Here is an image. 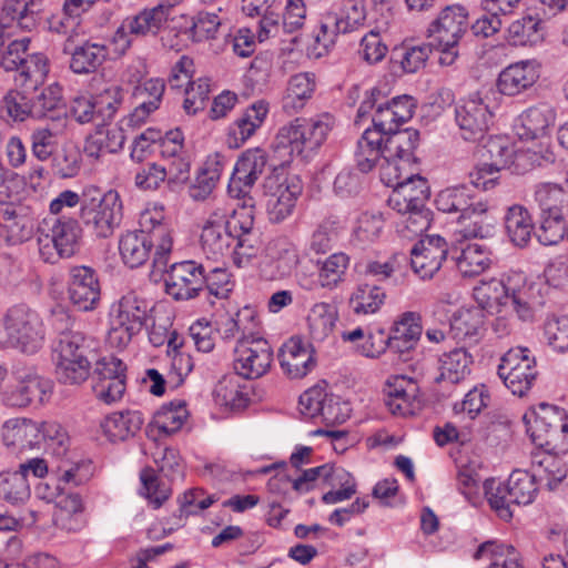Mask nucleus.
<instances>
[{"instance_id":"nucleus-52","label":"nucleus","mask_w":568,"mask_h":568,"mask_svg":"<svg viewBox=\"0 0 568 568\" xmlns=\"http://www.w3.org/2000/svg\"><path fill=\"white\" fill-rule=\"evenodd\" d=\"M542 20L537 16H524L508 27V40L514 45H536L544 40Z\"/></svg>"},{"instance_id":"nucleus-34","label":"nucleus","mask_w":568,"mask_h":568,"mask_svg":"<svg viewBox=\"0 0 568 568\" xmlns=\"http://www.w3.org/2000/svg\"><path fill=\"white\" fill-rule=\"evenodd\" d=\"M268 113V103L258 100L252 103L243 114L230 126L227 145L231 149H239L244 144L262 125Z\"/></svg>"},{"instance_id":"nucleus-47","label":"nucleus","mask_w":568,"mask_h":568,"mask_svg":"<svg viewBox=\"0 0 568 568\" xmlns=\"http://www.w3.org/2000/svg\"><path fill=\"white\" fill-rule=\"evenodd\" d=\"M560 453L546 452L534 457V473L536 480L554 490L566 478L568 468L564 460L558 456Z\"/></svg>"},{"instance_id":"nucleus-24","label":"nucleus","mask_w":568,"mask_h":568,"mask_svg":"<svg viewBox=\"0 0 568 568\" xmlns=\"http://www.w3.org/2000/svg\"><path fill=\"white\" fill-rule=\"evenodd\" d=\"M160 154L169 171V182L184 183L190 178V156L184 149L181 130L168 131L159 144Z\"/></svg>"},{"instance_id":"nucleus-11","label":"nucleus","mask_w":568,"mask_h":568,"mask_svg":"<svg viewBox=\"0 0 568 568\" xmlns=\"http://www.w3.org/2000/svg\"><path fill=\"white\" fill-rule=\"evenodd\" d=\"M234 353V371L236 375L247 379H255L265 375L273 362V349L270 343L252 333H243L237 341Z\"/></svg>"},{"instance_id":"nucleus-1","label":"nucleus","mask_w":568,"mask_h":568,"mask_svg":"<svg viewBox=\"0 0 568 568\" xmlns=\"http://www.w3.org/2000/svg\"><path fill=\"white\" fill-rule=\"evenodd\" d=\"M474 297L481 310L515 312L519 320L529 321L535 310L544 304L539 285L528 281L523 272H509L500 278L481 281L474 288Z\"/></svg>"},{"instance_id":"nucleus-62","label":"nucleus","mask_w":568,"mask_h":568,"mask_svg":"<svg viewBox=\"0 0 568 568\" xmlns=\"http://www.w3.org/2000/svg\"><path fill=\"white\" fill-rule=\"evenodd\" d=\"M30 497V484L23 475L14 471L0 473V498L14 505Z\"/></svg>"},{"instance_id":"nucleus-26","label":"nucleus","mask_w":568,"mask_h":568,"mask_svg":"<svg viewBox=\"0 0 568 568\" xmlns=\"http://www.w3.org/2000/svg\"><path fill=\"white\" fill-rule=\"evenodd\" d=\"M234 235L225 226V214L214 212L204 224L200 245L209 260L219 261L231 253Z\"/></svg>"},{"instance_id":"nucleus-35","label":"nucleus","mask_w":568,"mask_h":568,"mask_svg":"<svg viewBox=\"0 0 568 568\" xmlns=\"http://www.w3.org/2000/svg\"><path fill=\"white\" fill-rule=\"evenodd\" d=\"M32 118L49 119L51 124H67V108L62 99V89L58 84L43 88L40 92L34 91L31 97Z\"/></svg>"},{"instance_id":"nucleus-3","label":"nucleus","mask_w":568,"mask_h":568,"mask_svg":"<svg viewBox=\"0 0 568 568\" xmlns=\"http://www.w3.org/2000/svg\"><path fill=\"white\" fill-rule=\"evenodd\" d=\"M532 443L546 452H568V416L557 406L540 403L524 415Z\"/></svg>"},{"instance_id":"nucleus-30","label":"nucleus","mask_w":568,"mask_h":568,"mask_svg":"<svg viewBox=\"0 0 568 568\" xmlns=\"http://www.w3.org/2000/svg\"><path fill=\"white\" fill-rule=\"evenodd\" d=\"M262 272L270 280L283 278L292 274L300 263L297 248L286 239H275L266 247Z\"/></svg>"},{"instance_id":"nucleus-4","label":"nucleus","mask_w":568,"mask_h":568,"mask_svg":"<svg viewBox=\"0 0 568 568\" xmlns=\"http://www.w3.org/2000/svg\"><path fill=\"white\" fill-rule=\"evenodd\" d=\"M122 202L114 190L102 192L89 186L83 192L80 219L83 225L97 237H109L122 221Z\"/></svg>"},{"instance_id":"nucleus-29","label":"nucleus","mask_w":568,"mask_h":568,"mask_svg":"<svg viewBox=\"0 0 568 568\" xmlns=\"http://www.w3.org/2000/svg\"><path fill=\"white\" fill-rule=\"evenodd\" d=\"M384 393L385 404L392 414L398 416L414 414L418 403V385L413 378L403 375L392 376L386 382Z\"/></svg>"},{"instance_id":"nucleus-54","label":"nucleus","mask_w":568,"mask_h":568,"mask_svg":"<svg viewBox=\"0 0 568 568\" xmlns=\"http://www.w3.org/2000/svg\"><path fill=\"white\" fill-rule=\"evenodd\" d=\"M213 397L217 405L232 410L243 409L250 400L235 375L223 376L214 386Z\"/></svg>"},{"instance_id":"nucleus-22","label":"nucleus","mask_w":568,"mask_h":568,"mask_svg":"<svg viewBox=\"0 0 568 568\" xmlns=\"http://www.w3.org/2000/svg\"><path fill=\"white\" fill-rule=\"evenodd\" d=\"M70 302L83 312L98 307L101 297V288L94 270L88 266H75L70 271L68 283Z\"/></svg>"},{"instance_id":"nucleus-19","label":"nucleus","mask_w":568,"mask_h":568,"mask_svg":"<svg viewBox=\"0 0 568 568\" xmlns=\"http://www.w3.org/2000/svg\"><path fill=\"white\" fill-rule=\"evenodd\" d=\"M34 211L24 204L0 201V236L11 245L29 241L36 230Z\"/></svg>"},{"instance_id":"nucleus-58","label":"nucleus","mask_w":568,"mask_h":568,"mask_svg":"<svg viewBox=\"0 0 568 568\" xmlns=\"http://www.w3.org/2000/svg\"><path fill=\"white\" fill-rule=\"evenodd\" d=\"M556 161V155L549 145L539 144L515 151L511 165L517 173L524 174L535 168L546 166Z\"/></svg>"},{"instance_id":"nucleus-14","label":"nucleus","mask_w":568,"mask_h":568,"mask_svg":"<svg viewBox=\"0 0 568 568\" xmlns=\"http://www.w3.org/2000/svg\"><path fill=\"white\" fill-rule=\"evenodd\" d=\"M264 187L268 220L281 223L293 213L303 192V182L298 175H287L282 181L278 176H268Z\"/></svg>"},{"instance_id":"nucleus-45","label":"nucleus","mask_w":568,"mask_h":568,"mask_svg":"<svg viewBox=\"0 0 568 568\" xmlns=\"http://www.w3.org/2000/svg\"><path fill=\"white\" fill-rule=\"evenodd\" d=\"M384 138L378 131L366 129L358 139L354 158L357 169L362 173H368L384 160Z\"/></svg>"},{"instance_id":"nucleus-27","label":"nucleus","mask_w":568,"mask_h":568,"mask_svg":"<svg viewBox=\"0 0 568 568\" xmlns=\"http://www.w3.org/2000/svg\"><path fill=\"white\" fill-rule=\"evenodd\" d=\"M392 189L388 205L397 213L423 209L429 196L427 180L416 173L406 174L405 181Z\"/></svg>"},{"instance_id":"nucleus-40","label":"nucleus","mask_w":568,"mask_h":568,"mask_svg":"<svg viewBox=\"0 0 568 568\" xmlns=\"http://www.w3.org/2000/svg\"><path fill=\"white\" fill-rule=\"evenodd\" d=\"M519 121L521 131H518V135L521 139H537L546 135L555 124L556 111L548 103H539L524 111Z\"/></svg>"},{"instance_id":"nucleus-5","label":"nucleus","mask_w":568,"mask_h":568,"mask_svg":"<svg viewBox=\"0 0 568 568\" xmlns=\"http://www.w3.org/2000/svg\"><path fill=\"white\" fill-rule=\"evenodd\" d=\"M483 489L490 507L507 521L513 517V505H528L534 500L537 480L528 471L515 470L505 483L495 478L485 479Z\"/></svg>"},{"instance_id":"nucleus-43","label":"nucleus","mask_w":568,"mask_h":568,"mask_svg":"<svg viewBox=\"0 0 568 568\" xmlns=\"http://www.w3.org/2000/svg\"><path fill=\"white\" fill-rule=\"evenodd\" d=\"M452 258L465 277H473L485 272L491 263L490 252L479 244H467L460 248L458 253L457 247L450 250Z\"/></svg>"},{"instance_id":"nucleus-60","label":"nucleus","mask_w":568,"mask_h":568,"mask_svg":"<svg viewBox=\"0 0 568 568\" xmlns=\"http://www.w3.org/2000/svg\"><path fill=\"white\" fill-rule=\"evenodd\" d=\"M477 200L469 194L467 186L458 185L442 190L435 200L436 206L444 213L460 215L466 212Z\"/></svg>"},{"instance_id":"nucleus-2","label":"nucleus","mask_w":568,"mask_h":568,"mask_svg":"<svg viewBox=\"0 0 568 568\" xmlns=\"http://www.w3.org/2000/svg\"><path fill=\"white\" fill-rule=\"evenodd\" d=\"M44 328L39 314L24 304L7 311L0 322V345L32 355L43 346Z\"/></svg>"},{"instance_id":"nucleus-42","label":"nucleus","mask_w":568,"mask_h":568,"mask_svg":"<svg viewBox=\"0 0 568 568\" xmlns=\"http://www.w3.org/2000/svg\"><path fill=\"white\" fill-rule=\"evenodd\" d=\"M142 414L138 410L112 413L101 422L103 434L111 440H125L134 436L143 424Z\"/></svg>"},{"instance_id":"nucleus-25","label":"nucleus","mask_w":568,"mask_h":568,"mask_svg":"<svg viewBox=\"0 0 568 568\" xmlns=\"http://www.w3.org/2000/svg\"><path fill=\"white\" fill-rule=\"evenodd\" d=\"M3 445L16 455L40 447L41 426L28 418H11L1 427Z\"/></svg>"},{"instance_id":"nucleus-56","label":"nucleus","mask_w":568,"mask_h":568,"mask_svg":"<svg viewBox=\"0 0 568 568\" xmlns=\"http://www.w3.org/2000/svg\"><path fill=\"white\" fill-rule=\"evenodd\" d=\"M337 314L327 303H318L313 306L307 317L310 335L314 342H323L333 335Z\"/></svg>"},{"instance_id":"nucleus-44","label":"nucleus","mask_w":568,"mask_h":568,"mask_svg":"<svg viewBox=\"0 0 568 568\" xmlns=\"http://www.w3.org/2000/svg\"><path fill=\"white\" fill-rule=\"evenodd\" d=\"M484 331V314L481 308H463L450 320L449 333L454 339L476 343Z\"/></svg>"},{"instance_id":"nucleus-7","label":"nucleus","mask_w":568,"mask_h":568,"mask_svg":"<svg viewBox=\"0 0 568 568\" xmlns=\"http://www.w3.org/2000/svg\"><path fill=\"white\" fill-rule=\"evenodd\" d=\"M81 227L78 220L61 215L44 220L38 237L39 254L45 263L54 264L79 250Z\"/></svg>"},{"instance_id":"nucleus-49","label":"nucleus","mask_w":568,"mask_h":568,"mask_svg":"<svg viewBox=\"0 0 568 568\" xmlns=\"http://www.w3.org/2000/svg\"><path fill=\"white\" fill-rule=\"evenodd\" d=\"M534 202L539 214H568V197L564 187L557 183L544 182L534 189Z\"/></svg>"},{"instance_id":"nucleus-37","label":"nucleus","mask_w":568,"mask_h":568,"mask_svg":"<svg viewBox=\"0 0 568 568\" xmlns=\"http://www.w3.org/2000/svg\"><path fill=\"white\" fill-rule=\"evenodd\" d=\"M80 356L89 364L95 359V342L81 332H61L58 343L53 348L52 357L79 361Z\"/></svg>"},{"instance_id":"nucleus-20","label":"nucleus","mask_w":568,"mask_h":568,"mask_svg":"<svg viewBox=\"0 0 568 568\" xmlns=\"http://www.w3.org/2000/svg\"><path fill=\"white\" fill-rule=\"evenodd\" d=\"M444 237L428 235L417 242L410 251V265L422 280H430L442 267L448 255Z\"/></svg>"},{"instance_id":"nucleus-18","label":"nucleus","mask_w":568,"mask_h":568,"mask_svg":"<svg viewBox=\"0 0 568 568\" xmlns=\"http://www.w3.org/2000/svg\"><path fill=\"white\" fill-rule=\"evenodd\" d=\"M267 163L266 152L260 148L244 151L237 159L227 193L233 199L251 196V191L260 179Z\"/></svg>"},{"instance_id":"nucleus-64","label":"nucleus","mask_w":568,"mask_h":568,"mask_svg":"<svg viewBox=\"0 0 568 568\" xmlns=\"http://www.w3.org/2000/svg\"><path fill=\"white\" fill-rule=\"evenodd\" d=\"M31 89H23V91L10 90L8 91L0 102V111L3 115L13 121H24L27 118H32L31 97H28Z\"/></svg>"},{"instance_id":"nucleus-59","label":"nucleus","mask_w":568,"mask_h":568,"mask_svg":"<svg viewBox=\"0 0 568 568\" xmlns=\"http://www.w3.org/2000/svg\"><path fill=\"white\" fill-rule=\"evenodd\" d=\"M385 292L372 284H359L349 298V305L355 314H374L385 301Z\"/></svg>"},{"instance_id":"nucleus-6","label":"nucleus","mask_w":568,"mask_h":568,"mask_svg":"<svg viewBox=\"0 0 568 568\" xmlns=\"http://www.w3.org/2000/svg\"><path fill=\"white\" fill-rule=\"evenodd\" d=\"M469 28L468 11L459 4L447 6L430 22L427 38L440 52L439 63L449 67L459 55L458 45Z\"/></svg>"},{"instance_id":"nucleus-51","label":"nucleus","mask_w":568,"mask_h":568,"mask_svg":"<svg viewBox=\"0 0 568 568\" xmlns=\"http://www.w3.org/2000/svg\"><path fill=\"white\" fill-rule=\"evenodd\" d=\"M169 18L170 6L159 3L151 9L141 11L133 18L125 19L121 26L129 31L131 36H142L149 31L159 30Z\"/></svg>"},{"instance_id":"nucleus-36","label":"nucleus","mask_w":568,"mask_h":568,"mask_svg":"<svg viewBox=\"0 0 568 568\" xmlns=\"http://www.w3.org/2000/svg\"><path fill=\"white\" fill-rule=\"evenodd\" d=\"M494 222L488 213L487 203L478 200L466 212L457 216V232L463 239L489 237L495 229Z\"/></svg>"},{"instance_id":"nucleus-12","label":"nucleus","mask_w":568,"mask_h":568,"mask_svg":"<svg viewBox=\"0 0 568 568\" xmlns=\"http://www.w3.org/2000/svg\"><path fill=\"white\" fill-rule=\"evenodd\" d=\"M536 359L526 347L510 348L500 359L498 376L519 397L527 394L537 378Z\"/></svg>"},{"instance_id":"nucleus-17","label":"nucleus","mask_w":568,"mask_h":568,"mask_svg":"<svg viewBox=\"0 0 568 568\" xmlns=\"http://www.w3.org/2000/svg\"><path fill=\"white\" fill-rule=\"evenodd\" d=\"M204 285V265L196 261L174 263L166 272L165 291L176 301L196 297Z\"/></svg>"},{"instance_id":"nucleus-48","label":"nucleus","mask_w":568,"mask_h":568,"mask_svg":"<svg viewBox=\"0 0 568 568\" xmlns=\"http://www.w3.org/2000/svg\"><path fill=\"white\" fill-rule=\"evenodd\" d=\"M473 356L464 348H454L444 353L438 359L439 381H447L457 384L470 374Z\"/></svg>"},{"instance_id":"nucleus-50","label":"nucleus","mask_w":568,"mask_h":568,"mask_svg":"<svg viewBox=\"0 0 568 568\" xmlns=\"http://www.w3.org/2000/svg\"><path fill=\"white\" fill-rule=\"evenodd\" d=\"M124 132L118 126H100L91 134L84 145L90 158L98 159L102 153H115L123 148Z\"/></svg>"},{"instance_id":"nucleus-33","label":"nucleus","mask_w":568,"mask_h":568,"mask_svg":"<svg viewBox=\"0 0 568 568\" xmlns=\"http://www.w3.org/2000/svg\"><path fill=\"white\" fill-rule=\"evenodd\" d=\"M278 359L282 369L291 378H302L315 366L313 349L297 337L290 338L281 347Z\"/></svg>"},{"instance_id":"nucleus-53","label":"nucleus","mask_w":568,"mask_h":568,"mask_svg":"<svg viewBox=\"0 0 568 568\" xmlns=\"http://www.w3.org/2000/svg\"><path fill=\"white\" fill-rule=\"evenodd\" d=\"M505 227L510 241L516 246H526L531 239L534 225L527 209L521 205H513L505 216Z\"/></svg>"},{"instance_id":"nucleus-41","label":"nucleus","mask_w":568,"mask_h":568,"mask_svg":"<svg viewBox=\"0 0 568 568\" xmlns=\"http://www.w3.org/2000/svg\"><path fill=\"white\" fill-rule=\"evenodd\" d=\"M153 247L158 248V242L138 231L126 232L119 241L121 258L131 268L143 265L150 258Z\"/></svg>"},{"instance_id":"nucleus-63","label":"nucleus","mask_w":568,"mask_h":568,"mask_svg":"<svg viewBox=\"0 0 568 568\" xmlns=\"http://www.w3.org/2000/svg\"><path fill=\"white\" fill-rule=\"evenodd\" d=\"M515 150L513 146L500 136L489 138L481 150V158L484 163L498 172L508 168L514 160Z\"/></svg>"},{"instance_id":"nucleus-31","label":"nucleus","mask_w":568,"mask_h":568,"mask_svg":"<svg viewBox=\"0 0 568 568\" xmlns=\"http://www.w3.org/2000/svg\"><path fill=\"white\" fill-rule=\"evenodd\" d=\"M19 383L2 393V403L7 407L23 408L33 402L43 403L49 383L33 372L19 375Z\"/></svg>"},{"instance_id":"nucleus-9","label":"nucleus","mask_w":568,"mask_h":568,"mask_svg":"<svg viewBox=\"0 0 568 568\" xmlns=\"http://www.w3.org/2000/svg\"><path fill=\"white\" fill-rule=\"evenodd\" d=\"M333 124V116L328 113L310 119L297 118L283 126L276 139L281 145L290 148V153L313 152L324 143Z\"/></svg>"},{"instance_id":"nucleus-13","label":"nucleus","mask_w":568,"mask_h":568,"mask_svg":"<svg viewBox=\"0 0 568 568\" xmlns=\"http://www.w3.org/2000/svg\"><path fill=\"white\" fill-rule=\"evenodd\" d=\"M300 410L310 418L321 417L326 426L343 424L351 416V405L327 393L325 386L315 385L300 396Z\"/></svg>"},{"instance_id":"nucleus-57","label":"nucleus","mask_w":568,"mask_h":568,"mask_svg":"<svg viewBox=\"0 0 568 568\" xmlns=\"http://www.w3.org/2000/svg\"><path fill=\"white\" fill-rule=\"evenodd\" d=\"M64 126L47 124L36 128L30 135L32 155L42 162L49 160L58 145V138L63 133Z\"/></svg>"},{"instance_id":"nucleus-16","label":"nucleus","mask_w":568,"mask_h":568,"mask_svg":"<svg viewBox=\"0 0 568 568\" xmlns=\"http://www.w3.org/2000/svg\"><path fill=\"white\" fill-rule=\"evenodd\" d=\"M345 475L347 474L343 469H335L332 465L325 464L303 470L297 478H292L286 474H276L268 479L267 489L272 494L286 496L288 486L292 485L296 493L305 494L314 488L316 480H322L334 487Z\"/></svg>"},{"instance_id":"nucleus-38","label":"nucleus","mask_w":568,"mask_h":568,"mask_svg":"<svg viewBox=\"0 0 568 568\" xmlns=\"http://www.w3.org/2000/svg\"><path fill=\"white\" fill-rule=\"evenodd\" d=\"M165 91V83L160 78H151L133 89V95L140 100V104L130 116V122L138 124L143 122L152 112L160 108Z\"/></svg>"},{"instance_id":"nucleus-23","label":"nucleus","mask_w":568,"mask_h":568,"mask_svg":"<svg viewBox=\"0 0 568 568\" xmlns=\"http://www.w3.org/2000/svg\"><path fill=\"white\" fill-rule=\"evenodd\" d=\"M139 224L140 230L138 232L145 233L146 236L158 242L153 265L159 270L164 268L168 264L173 240L168 224L164 223L163 207L154 206L144 210L140 215Z\"/></svg>"},{"instance_id":"nucleus-61","label":"nucleus","mask_w":568,"mask_h":568,"mask_svg":"<svg viewBox=\"0 0 568 568\" xmlns=\"http://www.w3.org/2000/svg\"><path fill=\"white\" fill-rule=\"evenodd\" d=\"M55 366L57 379L64 385H80L84 383L91 373V365L81 356L79 361L52 357Z\"/></svg>"},{"instance_id":"nucleus-32","label":"nucleus","mask_w":568,"mask_h":568,"mask_svg":"<svg viewBox=\"0 0 568 568\" xmlns=\"http://www.w3.org/2000/svg\"><path fill=\"white\" fill-rule=\"evenodd\" d=\"M187 417L185 400L174 399L165 403L154 413L146 427V435L152 440L171 436L182 428Z\"/></svg>"},{"instance_id":"nucleus-39","label":"nucleus","mask_w":568,"mask_h":568,"mask_svg":"<svg viewBox=\"0 0 568 568\" xmlns=\"http://www.w3.org/2000/svg\"><path fill=\"white\" fill-rule=\"evenodd\" d=\"M315 88L316 78L314 73L302 72L292 75L282 99L283 110L288 114L300 112L313 97Z\"/></svg>"},{"instance_id":"nucleus-8","label":"nucleus","mask_w":568,"mask_h":568,"mask_svg":"<svg viewBox=\"0 0 568 568\" xmlns=\"http://www.w3.org/2000/svg\"><path fill=\"white\" fill-rule=\"evenodd\" d=\"M149 303L135 292H129L114 303L110 311L108 343L124 348L145 325Z\"/></svg>"},{"instance_id":"nucleus-10","label":"nucleus","mask_w":568,"mask_h":568,"mask_svg":"<svg viewBox=\"0 0 568 568\" xmlns=\"http://www.w3.org/2000/svg\"><path fill=\"white\" fill-rule=\"evenodd\" d=\"M364 0H338L332 4L321 19L316 42L327 48L335 42L338 34L351 33L364 26L366 21Z\"/></svg>"},{"instance_id":"nucleus-28","label":"nucleus","mask_w":568,"mask_h":568,"mask_svg":"<svg viewBox=\"0 0 568 568\" xmlns=\"http://www.w3.org/2000/svg\"><path fill=\"white\" fill-rule=\"evenodd\" d=\"M539 79V67L534 60L509 64L498 75V91L507 97L519 95L531 89Z\"/></svg>"},{"instance_id":"nucleus-21","label":"nucleus","mask_w":568,"mask_h":568,"mask_svg":"<svg viewBox=\"0 0 568 568\" xmlns=\"http://www.w3.org/2000/svg\"><path fill=\"white\" fill-rule=\"evenodd\" d=\"M62 51L70 55V70L81 75L95 72L109 57L106 44L91 39L75 43L72 36L65 39Z\"/></svg>"},{"instance_id":"nucleus-55","label":"nucleus","mask_w":568,"mask_h":568,"mask_svg":"<svg viewBox=\"0 0 568 568\" xmlns=\"http://www.w3.org/2000/svg\"><path fill=\"white\" fill-rule=\"evenodd\" d=\"M17 72L18 85L37 91L49 72L48 59L42 53L28 54Z\"/></svg>"},{"instance_id":"nucleus-46","label":"nucleus","mask_w":568,"mask_h":568,"mask_svg":"<svg viewBox=\"0 0 568 568\" xmlns=\"http://www.w3.org/2000/svg\"><path fill=\"white\" fill-rule=\"evenodd\" d=\"M419 140L417 130L406 129L384 136V159L398 160L404 165H412L414 151Z\"/></svg>"},{"instance_id":"nucleus-15","label":"nucleus","mask_w":568,"mask_h":568,"mask_svg":"<svg viewBox=\"0 0 568 568\" xmlns=\"http://www.w3.org/2000/svg\"><path fill=\"white\" fill-rule=\"evenodd\" d=\"M493 119L488 103L479 92L460 100L455 109V120L460 135L466 141L484 138Z\"/></svg>"}]
</instances>
